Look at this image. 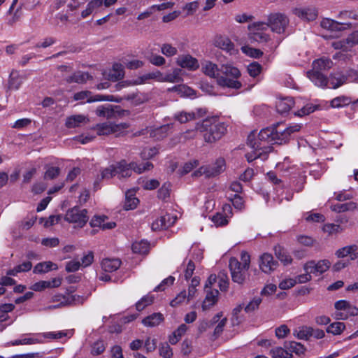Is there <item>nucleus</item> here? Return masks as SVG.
<instances>
[{"mask_svg": "<svg viewBox=\"0 0 358 358\" xmlns=\"http://www.w3.org/2000/svg\"><path fill=\"white\" fill-rule=\"evenodd\" d=\"M156 80L159 82H164V75L159 71L155 72H152L149 73H146L137 78L136 79L131 80H126L121 83H119L117 85L118 89H120L122 87L130 86V85H141L147 83L150 80Z\"/></svg>", "mask_w": 358, "mask_h": 358, "instance_id": "nucleus-12", "label": "nucleus"}, {"mask_svg": "<svg viewBox=\"0 0 358 358\" xmlns=\"http://www.w3.org/2000/svg\"><path fill=\"white\" fill-rule=\"evenodd\" d=\"M294 13L303 20L313 21L317 16V11L314 7H301L295 8Z\"/></svg>", "mask_w": 358, "mask_h": 358, "instance_id": "nucleus-22", "label": "nucleus"}, {"mask_svg": "<svg viewBox=\"0 0 358 358\" xmlns=\"http://www.w3.org/2000/svg\"><path fill=\"white\" fill-rule=\"evenodd\" d=\"M347 83L345 73L341 71L331 73L328 78V87L332 89H337Z\"/></svg>", "mask_w": 358, "mask_h": 358, "instance_id": "nucleus-23", "label": "nucleus"}, {"mask_svg": "<svg viewBox=\"0 0 358 358\" xmlns=\"http://www.w3.org/2000/svg\"><path fill=\"white\" fill-rule=\"evenodd\" d=\"M218 294L217 289L206 290V296L202 303L203 310H208L216 303Z\"/></svg>", "mask_w": 358, "mask_h": 358, "instance_id": "nucleus-28", "label": "nucleus"}, {"mask_svg": "<svg viewBox=\"0 0 358 358\" xmlns=\"http://www.w3.org/2000/svg\"><path fill=\"white\" fill-rule=\"evenodd\" d=\"M262 71V66L257 62H252L248 66V72L253 78L257 77Z\"/></svg>", "mask_w": 358, "mask_h": 358, "instance_id": "nucleus-64", "label": "nucleus"}, {"mask_svg": "<svg viewBox=\"0 0 358 358\" xmlns=\"http://www.w3.org/2000/svg\"><path fill=\"white\" fill-rule=\"evenodd\" d=\"M176 220V217L170 214L162 215L152 222V229L153 231H157L167 229L172 226L175 223Z\"/></svg>", "mask_w": 358, "mask_h": 358, "instance_id": "nucleus-19", "label": "nucleus"}, {"mask_svg": "<svg viewBox=\"0 0 358 358\" xmlns=\"http://www.w3.org/2000/svg\"><path fill=\"white\" fill-rule=\"evenodd\" d=\"M73 99L80 101L81 103H92L96 101H110L119 103L120 99L113 98V96H103L101 94L93 95L90 91H81L74 94Z\"/></svg>", "mask_w": 358, "mask_h": 358, "instance_id": "nucleus-10", "label": "nucleus"}, {"mask_svg": "<svg viewBox=\"0 0 358 358\" xmlns=\"http://www.w3.org/2000/svg\"><path fill=\"white\" fill-rule=\"evenodd\" d=\"M313 334V328L307 326L299 327L293 331V335L301 340H308Z\"/></svg>", "mask_w": 358, "mask_h": 358, "instance_id": "nucleus-38", "label": "nucleus"}, {"mask_svg": "<svg viewBox=\"0 0 358 358\" xmlns=\"http://www.w3.org/2000/svg\"><path fill=\"white\" fill-rule=\"evenodd\" d=\"M92 79V76L86 72L78 71L74 73L72 76H69L66 81L69 83H76L79 84L85 83L88 80Z\"/></svg>", "mask_w": 358, "mask_h": 358, "instance_id": "nucleus-39", "label": "nucleus"}, {"mask_svg": "<svg viewBox=\"0 0 358 358\" xmlns=\"http://www.w3.org/2000/svg\"><path fill=\"white\" fill-rule=\"evenodd\" d=\"M351 103V98L347 96H339L331 101V106L334 108L345 107Z\"/></svg>", "mask_w": 358, "mask_h": 358, "instance_id": "nucleus-43", "label": "nucleus"}, {"mask_svg": "<svg viewBox=\"0 0 358 358\" xmlns=\"http://www.w3.org/2000/svg\"><path fill=\"white\" fill-rule=\"evenodd\" d=\"M308 78L317 87H328V78L324 76L322 72L315 71H309L307 72Z\"/></svg>", "mask_w": 358, "mask_h": 358, "instance_id": "nucleus-25", "label": "nucleus"}, {"mask_svg": "<svg viewBox=\"0 0 358 358\" xmlns=\"http://www.w3.org/2000/svg\"><path fill=\"white\" fill-rule=\"evenodd\" d=\"M322 231L328 235H333L341 233L343 231V228L339 224L328 223L323 226Z\"/></svg>", "mask_w": 358, "mask_h": 358, "instance_id": "nucleus-54", "label": "nucleus"}, {"mask_svg": "<svg viewBox=\"0 0 358 358\" xmlns=\"http://www.w3.org/2000/svg\"><path fill=\"white\" fill-rule=\"evenodd\" d=\"M278 266V262L273 259L271 255L263 254L260 257L259 268L265 273H270L274 271Z\"/></svg>", "mask_w": 358, "mask_h": 358, "instance_id": "nucleus-20", "label": "nucleus"}, {"mask_svg": "<svg viewBox=\"0 0 358 358\" xmlns=\"http://www.w3.org/2000/svg\"><path fill=\"white\" fill-rule=\"evenodd\" d=\"M250 40L259 43L266 42L269 36L265 32L268 30V24L262 22H254L248 26Z\"/></svg>", "mask_w": 358, "mask_h": 358, "instance_id": "nucleus-8", "label": "nucleus"}, {"mask_svg": "<svg viewBox=\"0 0 358 358\" xmlns=\"http://www.w3.org/2000/svg\"><path fill=\"white\" fill-rule=\"evenodd\" d=\"M87 211L85 209H81L75 206L67 210L64 220L74 224L76 227H83L88 221Z\"/></svg>", "mask_w": 358, "mask_h": 358, "instance_id": "nucleus-6", "label": "nucleus"}, {"mask_svg": "<svg viewBox=\"0 0 358 358\" xmlns=\"http://www.w3.org/2000/svg\"><path fill=\"white\" fill-rule=\"evenodd\" d=\"M213 44L230 55H235L238 52L230 38L225 36L217 35L214 38Z\"/></svg>", "mask_w": 358, "mask_h": 358, "instance_id": "nucleus-17", "label": "nucleus"}, {"mask_svg": "<svg viewBox=\"0 0 358 358\" xmlns=\"http://www.w3.org/2000/svg\"><path fill=\"white\" fill-rule=\"evenodd\" d=\"M161 52L166 57H173L177 55L178 50L171 44L164 43L161 46Z\"/></svg>", "mask_w": 358, "mask_h": 358, "instance_id": "nucleus-61", "label": "nucleus"}, {"mask_svg": "<svg viewBox=\"0 0 358 358\" xmlns=\"http://www.w3.org/2000/svg\"><path fill=\"white\" fill-rule=\"evenodd\" d=\"M139 203L138 198L135 196L134 189H129L125 194L124 209L126 210L136 208Z\"/></svg>", "mask_w": 358, "mask_h": 358, "instance_id": "nucleus-32", "label": "nucleus"}, {"mask_svg": "<svg viewBox=\"0 0 358 358\" xmlns=\"http://www.w3.org/2000/svg\"><path fill=\"white\" fill-rule=\"evenodd\" d=\"M129 127L127 123L123 122L120 124H113L110 122H104L96 124L94 129L96 131L98 135H109L115 134L116 136L121 135L124 130Z\"/></svg>", "mask_w": 358, "mask_h": 358, "instance_id": "nucleus-9", "label": "nucleus"}, {"mask_svg": "<svg viewBox=\"0 0 358 358\" xmlns=\"http://www.w3.org/2000/svg\"><path fill=\"white\" fill-rule=\"evenodd\" d=\"M285 347L289 350V352H294L296 355H301L305 351L304 346L295 341L285 343Z\"/></svg>", "mask_w": 358, "mask_h": 358, "instance_id": "nucleus-50", "label": "nucleus"}, {"mask_svg": "<svg viewBox=\"0 0 358 358\" xmlns=\"http://www.w3.org/2000/svg\"><path fill=\"white\" fill-rule=\"evenodd\" d=\"M345 329V325L343 322H336L331 323L327 328V331L333 335H340Z\"/></svg>", "mask_w": 358, "mask_h": 358, "instance_id": "nucleus-51", "label": "nucleus"}, {"mask_svg": "<svg viewBox=\"0 0 358 358\" xmlns=\"http://www.w3.org/2000/svg\"><path fill=\"white\" fill-rule=\"evenodd\" d=\"M43 334H36L31 336H26L20 339L15 340L14 345H32L42 343L43 341Z\"/></svg>", "mask_w": 358, "mask_h": 358, "instance_id": "nucleus-33", "label": "nucleus"}, {"mask_svg": "<svg viewBox=\"0 0 358 358\" xmlns=\"http://www.w3.org/2000/svg\"><path fill=\"white\" fill-rule=\"evenodd\" d=\"M115 171L119 178L129 177L132 173L130 164H127L125 161H121L115 164Z\"/></svg>", "mask_w": 358, "mask_h": 358, "instance_id": "nucleus-36", "label": "nucleus"}, {"mask_svg": "<svg viewBox=\"0 0 358 358\" xmlns=\"http://www.w3.org/2000/svg\"><path fill=\"white\" fill-rule=\"evenodd\" d=\"M121 265V261L117 258H106L101 262V268L106 272L117 271Z\"/></svg>", "mask_w": 358, "mask_h": 358, "instance_id": "nucleus-30", "label": "nucleus"}, {"mask_svg": "<svg viewBox=\"0 0 358 358\" xmlns=\"http://www.w3.org/2000/svg\"><path fill=\"white\" fill-rule=\"evenodd\" d=\"M130 166L132 171L137 173H142L144 171H149L153 168V165L151 162H147L141 164H137L136 163H130Z\"/></svg>", "mask_w": 358, "mask_h": 358, "instance_id": "nucleus-56", "label": "nucleus"}, {"mask_svg": "<svg viewBox=\"0 0 358 358\" xmlns=\"http://www.w3.org/2000/svg\"><path fill=\"white\" fill-rule=\"evenodd\" d=\"M318 108L317 105H314L313 103H307L306 106L302 107L300 110L295 112V115L302 117L304 115H309L314 111H315Z\"/></svg>", "mask_w": 358, "mask_h": 358, "instance_id": "nucleus-59", "label": "nucleus"}, {"mask_svg": "<svg viewBox=\"0 0 358 358\" xmlns=\"http://www.w3.org/2000/svg\"><path fill=\"white\" fill-rule=\"evenodd\" d=\"M188 327L186 324H180L176 330H175L171 335L169 336V341L171 344H176L182 338V336L186 333Z\"/></svg>", "mask_w": 358, "mask_h": 358, "instance_id": "nucleus-41", "label": "nucleus"}, {"mask_svg": "<svg viewBox=\"0 0 358 358\" xmlns=\"http://www.w3.org/2000/svg\"><path fill=\"white\" fill-rule=\"evenodd\" d=\"M95 113L99 117L113 119L122 116L127 111L122 110L119 106L102 105L97 107Z\"/></svg>", "mask_w": 358, "mask_h": 358, "instance_id": "nucleus-14", "label": "nucleus"}, {"mask_svg": "<svg viewBox=\"0 0 358 358\" xmlns=\"http://www.w3.org/2000/svg\"><path fill=\"white\" fill-rule=\"evenodd\" d=\"M331 210L336 212H345L352 210L357 208L356 203L348 202L345 203H338L331 207Z\"/></svg>", "mask_w": 358, "mask_h": 358, "instance_id": "nucleus-57", "label": "nucleus"}, {"mask_svg": "<svg viewBox=\"0 0 358 358\" xmlns=\"http://www.w3.org/2000/svg\"><path fill=\"white\" fill-rule=\"evenodd\" d=\"M149 250V243L147 241L141 240L135 241L132 244V250L134 253L145 254Z\"/></svg>", "mask_w": 358, "mask_h": 358, "instance_id": "nucleus-44", "label": "nucleus"}, {"mask_svg": "<svg viewBox=\"0 0 358 358\" xmlns=\"http://www.w3.org/2000/svg\"><path fill=\"white\" fill-rule=\"evenodd\" d=\"M271 355L273 358H292V355L289 351L281 347H276L271 350Z\"/></svg>", "mask_w": 358, "mask_h": 358, "instance_id": "nucleus-49", "label": "nucleus"}, {"mask_svg": "<svg viewBox=\"0 0 358 358\" xmlns=\"http://www.w3.org/2000/svg\"><path fill=\"white\" fill-rule=\"evenodd\" d=\"M336 310L335 317L338 320H347L350 316L358 315V308L346 300H339L334 303Z\"/></svg>", "mask_w": 358, "mask_h": 358, "instance_id": "nucleus-5", "label": "nucleus"}, {"mask_svg": "<svg viewBox=\"0 0 358 358\" xmlns=\"http://www.w3.org/2000/svg\"><path fill=\"white\" fill-rule=\"evenodd\" d=\"M73 330H64V331H59L56 332H48L45 334L44 338H51V339H60L64 337L70 338L73 335Z\"/></svg>", "mask_w": 358, "mask_h": 358, "instance_id": "nucleus-47", "label": "nucleus"}, {"mask_svg": "<svg viewBox=\"0 0 358 358\" xmlns=\"http://www.w3.org/2000/svg\"><path fill=\"white\" fill-rule=\"evenodd\" d=\"M32 264L30 262H24L7 271V275H16L18 273L26 272L31 270Z\"/></svg>", "mask_w": 358, "mask_h": 358, "instance_id": "nucleus-45", "label": "nucleus"}, {"mask_svg": "<svg viewBox=\"0 0 358 358\" xmlns=\"http://www.w3.org/2000/svg\"><path fill=\"white\" fill-rule=\"evenodd\" d=\"M331 266V262L327 259H322L318 262L310 261L304 265V270L315 274V275H320L323 273L326 272Z\"/></svg>", "mask_w": 358, "mask_h": 358, "instance_id": "nucleus-16", "label": "nucleus"}, {"mask_svg": "<svg viewBox=\"0 0 358 358\" xmlns=\"http://www.w3.org/2000/svg\"><path fill=\"white\" fill-rule=\"evenodd\" d=\"M106 216L95 215L92 218L90 224L92 227H99L102 229H110L115 227V222H106Z\"/></svg>", "mask_w": 358, "mask_h": 358, "instance_id": "nucleus-26", "label": "nucleus"}, {"mask_svg": "<svg viewBox=\"0 0 358 358\" xmlns=\"http://www.w3.org/2000/svg\"><path fill=\"white\" fill-rule=\"evenodd\" d=\"M124 65L115 63L113 65V67L109 72L108 78L110 80L116 81L122 79L124 77Z\"/></svg>", "mask_w": 358, "mask_h": 358, "instance_id": "nucleus-37", "label": "nucleus"}, {"mask_svg": "<svg viewBox=\"0 0 358 358\" xmlns=\"http://www.w3.org/2000/svg\"><path fill=\"white\" fill-rule=\"evenodd\" d=\"M333 62L327 57H322L318 59H315L313 62L312 71L321 72L322 71H327L333 66Z\"/></svg>", "mask_w": 358, "mask_h": 358, "instance_id": "nucleus-29", "label": "nucleus"}, {"mask_svg": "<svg viewBox=\"0 0 358 358\" xmlns=\"http://www.w3.org/2000/svg\"><path fill=\"white\" fill-rule=\"evenodd\" d=\"M201 70L207 76L215 79L217 85L221 87L235 90H238L242 87V83L238 80L241 76V73L237 67L231 64H224L219 69L216 64L206 60L201 64Z\"/></svg>", "mask_w": 358, "mask_h": 358, "instance_id": "nucleus-2", "label": "nucleus"}, {"mask_svg": "<svg viewBox=\"0 0 358 358\" xmlns=\"http://www.w3.org/2000/svg\"><path fill=\"white\" fill-rule=\"evenodd\" d=\"M202 116V110L199 109L197 113L181 111L175 114V119L180 123H185L188 121L194 120L196 117Z\"/></svg>", "mask_w": 358, "mask_h": 358, "instance_id": "nucleus-31", "label": "nucleus"}, {"mask_svg": "<svg viewBox=\"0 0 358 358\" xmlns=\"http://www.w3.org/2000/svg\"><path fill=\"white\" fill-rule=\"evenodd\" d=\"M196 131L202 134L206 143H212L222 137L227 131V127L224 123L214 117H210L197 123Z\"/></svg>", "mask_w": 358, "mask_h": 358, "instance_id": "nucleus-3", "label": "nucleus"}, {"mask_svg": "<svg viewBox=\"0 0 358 358\" xmlns=\"http://www.w3.org/2000/svg\"><path fill=\"white\" fill-rule=\"evenodd\" d=\"M164 319V315L162 313H156L145 317L142 320V323L145 327H154L158 326Z\"/></svg>", "mask_w": 358, "mask_h": 358, "instance_id": "nucleus-34", "label": "nucleus"}, {"mask_svg": "<svg viewBox=\"0 0 358 358\" xmlns=\"http://www.w3.org/2000/svg\"><path fill=\"white\" fill-rule=\"evenodd\" d=\"M176 63L182 68L195 71L199 67L198 60L190 55H182L177 58Z\"/></svg>", "mask_w": 358, "mask_h": 358, "instance_id": "nucleus-21", "label": "nucleus"}, {"mask_svg": "<svg viewBox=\"0 0 358 358\" xmlns=\"http://www.w3.org/2000/svg\"><path fill=\"white\" fill-rule=\"evenodd\" d=\"M262 299L260 296L254 297L245 306L244 310L246 313H252L258 309Z\"/></svg>", "mask_w": 358, "mask_h": 358, "instance_id": "nucleus-58", "label": "nucleus"}, {"mask_svg": "<svg viewBox=\"0 0 358 358\" xmlns=\"http://www.w3.org/2000/svg\"><path fill=\"white\" fill-rule=\"evenodd\" d=\"M203 249L198 245H193L189 250V259L196 262H199L203 259Z\"/></svg>", "mask_w": 358, "mask_h": 358, "instance_id": "nucleus-52", "label": "nucleus"}, {"mask_svg": "<svg viewBox=\"0 0 358 358\" xmlns=\"http://www.w3.org/2000/svg\"><path fill=\"white\" fill-rule=\"evenodd\" d=\"M23 83V78L17 71H13L10 74L8 87L10 90H18Z\"/></svg>", "mask_w": 358, "mask_h": 358, "instance_id": "nucleus-42", "label": "nucleus"}, {"mask_svg": "<svg viewBox=\"0 0 358 358\" xmlns=\"http://www.w3.org/2000/svg\"><path fill=\"white\" fill-rule=\"evenodd\" d=\"M154 301V296L151 294H148L142 297L136 303V308L138 311H141L145 309L147 306L152 303Z\"/></svg>", "mask_w": 358, "mask_h": 358, "instance_id": "nucleus-53", "label": "nucleus"}, {"mask_svg": "<svg viewBox=\"0 0 358 358\" xmlns=\"http://www.w3.org/2000/svg\"><path fill=\"white\" fill-rule=\"evenodd\" d=\"M288 17L282 13H273L269 15L268 19V28L270 27L273 32L278 34H285L289 24Z\"/></svg>", "mask_w": 358, "mask_h": 358, "instance_id": "nucleus-7", "label": "nucleus"}, {"mask_svg": "<svg viewBox=\"0 0 358 358\" xmlns=\"http://www.w3.org/2000/svg\"><path fill=\"white\" fill-rule=\"evenodd\" d=\"M294 101L292 97L280 99L276 103L277 110L280 113H285L290 110L294 106Z\"/></svg>", "mask_w": 358, "mask_h": 358, "instance_id": "nucleus-35", "label": "nucleus"}, {"mask_svg": "<svg viewBox=\"0 0 358 358\" xmlns=\"http://www.w3.org/2000/svg\"><path fill=\"white\" fill-rule=\"evenodd\" d=\"M188 301L186 291L180 292L171 302L170 305L172 307H176L181 303Z\"/></svg>", "mask_w": 358, "mask_h": 358, "instance_id": "nucleus-62", "label": "nucleus"}, {"mask_svg": "<svg viewBox=\"0 0 358 358\" xmlns=\"http://www.w3.org/2000/svg\"><path fill=\"white\" fill-rule=\"evenodd\" d=\"M181 70L179 69H175L170 73L164 75V82L169 83H179L181 81L180 78Z\"/></svg>", "mask_w": 358, "mask_h": 358, "instance_id": "nucleus-55", "label": "nucleus"}, {"mask_svg": "<svg viewBox=\"0 0 358 358\" xmlns=\"http://www.w3.org/2000/svg\"><path fill=\"white\" fill-rule=\"evenodd\" d=\"M275 253L278 259L284 264H289L292 262L291 256L284 248L276 247L275 248Z\"/></svg>", "mask_w": 358, "mask_h": 358, "instance_id": "nucleus-48", "label": "nucleus"}, {"mask_svg": "<svg viewBox=\"0 0 358 358\" xmlns=\"http://www.w3.org/2000/svg\"><path fill=\"white\" fill-rule=\"evenodd\" d=\"M171 184L165 182L158 191V197L162 200H166L170 196Z\"/></svg>", "mask_w": 358, "mask_h": 358, "instance_id": "nucleus-63", "label": "nucleus"}, {"mask_svg": "<svg viewBox=\"0 0 358 358\" xmlns=\"http://www.w3.org/2000/svg\"><path fill=\"white\" fill-rule=\"evenodd\" d=\"M89 118L84 115H74L66 118V126L68 128H75L89 122Z\"/></svg>", "mask_w": 358, "mask_h": 358, "instance_id": "nucleus-27", "label": "nucleus"}, {"mask_svg": "<svg viewBox=\"0 0 358 358\" xmlns=\"http://www.w3.org/2000/svg\"><path fill=\"white\" fill-rule=\"evenodd\" d=\"M159 148L157 147L145 148L141 152V157L143 159H149L157 155Z\"/></svg>", "mask_w": 358, "mask_h": 358, "instance_id": "nucleus-60", "label": "nucleus"}, {"mask_svg": "<svg viewBox=\"0 0 358 358\" xmlns=\"http://www.w3.org/2000/svg\"><path fill=\"white\" fill-rule=\"evenodd\" d=\"M229 269L232 280L238 284H243L245 279V269L242 268L241 264L235 257L229 260Z\"/></svg>", "mask_w": 358, "mask_h": 358, "instance_id": "nucleus-15", "label": "nucleus"}, {"mask_svg": "<svg viewBox=\"0 0 358 358\" xmlns=\"http://www.w3.org/2000/svg\"><path fill=\"white\" fill-rule=\"evenodd\" d=\"M338 258H344L350 256L351 260L358 258V246L357 245H350L337 250L335 252Z\"/></svg>", "mask_w": 358, "mask_h": 358, "instance_id": "nucleus-24", "label": "nucleus"}, {"mask_svg": "<svg viewBox=\"0 0 358 358\" xmlns=\"http://www.w3.org/2000/svg\"><path fill=\"white\" fill-rule=\"evenodd\" d=\"M225 169V160L223 158H219L213 165L201 166L193 173V176L196 177L201 176H205L207 178L215 177L222 173Z\"/></svg>", "mask_w": 358, "mask_h": 358, "instance_id": "nucleus-4", "label": "nucleus"}, {"mask_svg": "<svg viewBox=\"0 0 358 358\" xmlns=\"http://www.w3.org/2000/svg\"><path fill=\"white\" fill-rule=\"evenodd\" d=\"M301 129L299 124H292L285 127L278 124L275 127H268L262 129L255 136L252 132L248 137V145L250 150H248L245 157L248 162L260 159L264 161L271 152V144H282L287 143L292 135Z\"/></svg>", "mask_w": 358, "mask_h": 358, "instance_id": "nucleus-1", "label": "nucleus"}, {"mask_svg": "<svg viewBox=\"0 0 358 358\" xmlns=\"http://www.w3.org/2000/svg\"><path fill=\"white\" fill-rule=\"evenodd\" d=\"M358 44V30L351 33L346 39L333 41L331 46L334 49H342L348 52L349 46L352 47Z\"/></svg>", "mask_w": 358, "mask_h": 358, "instance_id": "nucleus-18", "label": "nucleus"}, {"mask_svg": "<svg viewBox=\"0 0 358 358\" xmlns=\"http://www.w3.org/2000/svg\"><path fill=\"white\" fill-rule=\"evenodd\" d=\"M244 308L243 304H239L232 310L231 322L234 326L238 325L243 320L241 312Z\"/></svg>", "mask_w": 358, "mask_h": 358, "instance_id": "nucleus-46", "label": "nucleus"}, {"mask_svg": "<svg viewBox=\"0 0 358 358\" xmlns=\"http://www.w3.org/2000/svg\"><path fill=\"white\" fill-rule=\"evenodd\" d=\"M84 300L85 299L83 296L77 294H56L53 296L52 301L58 302L59 304L57 306H50L49 308L51 309L69 305L80 304L83 303Z\"/></svg>", "mask_w": 358, "mask_h": 358, "instance_id": "nucleus-13", "label": "nucleus"}, {"mask_svg": "<svg viewBox=\"0 0 358 358\" xmlns=\"http://www.w3.org/2000/svg\"><path fill=\"white\" fill-rule=\"evenodd\" d=\"M57 265L52 262H44L37 264L34 268V273H47L51 270H57Z\"/></svg>", "mask_w": 358, "mask_h": 358, "instance_id": "nucleus-40", "label": "nucleus"}, {"mask_svg": "<svg viewBox=\"0 0 358 358\" xmlns=\"http://www.w3.org/2000/svg\"><path fill=\"white\" fill-rule=\"evenodd\" d=\"M350 24L348 22H339L330 18H324L320 22L321 27L330 31L331 37L338 36L339 33L350 28Z\"/></svg>", "mask_w": 358, "mask_h": 358, "instance_id": "nucleus-11", "label": "nucleus"}]
</instances>
